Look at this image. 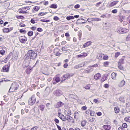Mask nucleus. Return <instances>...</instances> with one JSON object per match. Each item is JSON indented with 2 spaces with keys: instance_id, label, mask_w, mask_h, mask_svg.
<instances>
[{
  "instance_id": "864d4df0",
  "label": "nucleus",
  "mask_w": 130,
  "mask_h": 130,
  "mask_svg": "<svg viewBox=\"0 0 130 130\" xmlns=\"http://www.w3.org/2000/svg\"><path fill=\"white\" fill-rule=\"evenodd\" d=\"M18 130H23V129L22 128L21 126H18L17 127Z\"/></svg>"
},
{
  "instance_id": "774afa93",
  "label": "nucleus",
  "mask_w": 130,
  "mask_h": 130,
  "mask_svg": "<svg viewBox=\"0 0 130 130\" xmlns=\"http://www.w3.org/2000/svg\"><path fill=\"white\" fill-rule=\"evenodd\" d=\"M66 42L65 41H62L61 43V44L62 45H64L66 44Z\"/></svg>"
},
{
  "instance_id": "f257e3e1",
  "label": "nucleus",
  "mask_w": 130,
  "mask_h": 130,
  "mask_svg": "<svg viewBox=\"0 0 130 130\" xmlns=\"http://www.w3.org/2000/svg\"><path fill=\"white\" fill-rule=\"evenodd\" d=\"M25 57L23 65V68H25L27 67L29 65L30 63L31 62V59H32L26 54L25 56Z\"/></svg>"
},
{
  "instance_id": "0e129e2a",
  "label": "nucleus",
  "mask_w": 130,
  "mask_h": 130,
  "mask_svg": "<svg viewBox=\"0 0 130 130\" xmlns=\"http://www.w3.org/2000/svg\"><path fill=\"white\" fill-rule=\"evenodd\" d=\"M101 19L97 18H95L94 19V20L96 21H101Z\"/></svg>"
},
{
  "instance_id": "5fc2aeb1",
  "label": "nucleus",
  "mask_w": 130,
  "mask_h": 130,
  "mask_svg": "<svg viewBox=\"0 0 130 130\" xmlns=\"http://www.w3.org/2000/svg\"><path fill=\"white\" fill-rule=\"evenodd\" d=\"M89 30V31H90L91 29V27L89 25H87L86 27Z\"/></svg>"
},
{
  "instance_id": "412c9836",
  "label": "nucleus",
  "mask_w": 130,
  "mask_h": 130,
  "mask_svg": "<svg viewBox=\"0 0 130 130\" xmlns=\"http://www.w3.org/2000/svg\"><path fill=\"white\" fill-rule=\"evenodd\" d=\"M45 108V106L43 105H40L39 106V108L40 110L42 111H44Z\"/></svg>"
},
{
  "instance_id": "4c0bfd02",
  "label": "nucleus",
  "mask_w": 130,
  "mask_h": 130,
  "mask_svg": "<svg viewBox=\"0 0 130 130\" xmlns=\"http://www.w3.org/2000/svg\"><path fill=\"white\" fill-rule=\"evenodd\" d=\"M118 67L121 70L123 69V67L121 65V63L120 62H119L118 64Z\"/></svg>"
},
{
  "instance_id": "680f3d73",
  "label": "nucleus",
  "mask_w": 130,
  "mask_h": 130,
  "mask_svg": "<svg viewBox=\"0 0 130 130\" xmlns=\"http://www.w3.org/2000/svg\"><path fill=\"white\" fill-rule=\"evenodd\" d=\"M37 30L39 32H41L43 31V30L41 28H38L37 29Z\"/></svg>"
},
{
  "instance_id": "2eb2a0df",
  "label": "nucleus",
  "mask_w": 130,
  "mask_h": 130,
  "mask_svg": "<svg viewBox=\"0 0 130 130\" xmlns=\"http://www.w3.org/2000/svg\"><path fill=\"white\" fill-rule=\"evenodd\" d=\"M119 1H114L113 2H111L109 5V7H111L115 5L118 3Z\"/></svg>"
},
{
  "instance_id": "13d9d810",
  "label": "nucleus",
  "mask_w": 130,
  "mask_h": 130,
  "mask_svg": "<svg viewBox=\"0 0 130 130\" xmlns=\"http://www.w3.org/2000/svg\"><path fill=\"white\" fill-rule=\"evenodd\" d=\"M16 17L17 18L19 19H22L24 18V17L22 16H17Z\"/></svg>"
},
{
  "instance_id": "052dcab7",
  "label": "nucleus",
  "mask_w": 130,
  "mask_h": 130,
  "mask_svg": "<svg viewBox=\"0 0 130 130\" xmlns=\"http://www.w3.org/2000/svg\"><path fill=\"white\" fill-rule=\"evenodd\" d=\"M104 87L106 88H108L109 87V85L108 84H105L104 85Z\"/></svg>"
},
{
  "instance_id": "39448f33",
  "label": "nucleus",
  "mask_w": 130,
  "mask_h": 130,
  "mask_svg": "<svg viewBox=\"0 0 130 130\" xmlns=\"http://www.w3.org/2000/svg\"><path fill=\"white\" fill-rule=\"evenodd\" d=\"M36 98L35 96H32L29 100V103L31 105H33L35 102Z\"/></svg>"
},
{
  "instance_id": "393cba45",
  "label": "nucleus",
  "mask_w": 130,
  "mask_h": 130,
  "mask_svg": "<svg viewBox=\"0 0 130 130\" xmlns=\"http://www.w3.org/2000/svg\"><path fill=\"white\" fill-rule=\"evenodd\" d=\"M58 107H60L63 106L64 105V104L61 102H59L57 103V104Z\"/></svg>"
},
{
  "instance_id": "a878e982",
  "label": "nucleus",
  "mask_w": 130,
  "mask_h": 130,
  "mask_svg": "<svg viewBox=\"0 0 130 130\" xmlns=\"http://www.w3.org/2000/svg\"><path fill=\"white\" fill-rule=\"evenodd\" d=\"M117 74L114 72L112 73L111 74V77L112 79H115Z\"/></svg>"
},
{
  "instance_id": "72a5a7b5",
  "label": "nucleus",
  "mask_w": 130,
  "mask_h": 130,
  "mask_svg": "<svg viewBox=\"0 0 130 130\" xmlns=\"http://www.w3.org/2000/svg\"><path fill=\"white\" fill-rule=\"evenodd\" d=\"M74 19V17L72 16H70L69 17H66V19L68 20H70L71 19Z\"/></svg>"
},
{
  "instance_id": "4468645a",
  "label": "nucleus",
  "mask_w": 130,
  "mask_h": 130,
  "mask_svg": "<svg viewBox=\"0 0 130 130\" xmlns=\"http://www.w3.org/2000/svg\"><path fill=\"white\" fill-rule=\"evenodd\" d=\"M103 127L106 130H110L111 128V126L109 125H104L103 126Z\"/></svg>"
},
{
  "instance_id": "4d7b16f0",
  "label": "nucleus",
  "mask_w": 130,
  "mask_h": 130,
  "mask_svg": "<svg viewBox=\"0 0 130 130\" xmlns=\"http://www.w3.org/2000/svg\"><path fill=\"white\" fill-rule=\"evenodd\" d=\"M111 12L113 13H115L117 12V9H115L112 10Z\"/></svg>"
},
{
  "instance_id": "2f4dec72",
  "label": "nucleus",
  "mask_w": 130,
  "mask_h": 130,
  "mask_svg": "<svg viewBox=\"0 0 130 130\" xmlns=\"http://www.w3.org/2000/svg\"><path fill=\"white\" fill-rule=\"evenodd\" d=\"M78 114H79L77 112L75 111L74 114V118L75 119L77 118L78 116Z\"/></svg>"
},
{
  "instance_id": "9d476101",
  "label": "nucleus",
  "mask_w": 130,
  "mask_h": 130,
  "mask_svg": "<svg viewBox=\"0 0 130 130\" xmlns=\"http://www.w3.org/2000/svg\"><path fill=\"white\" fill-rule=\"evenodd\" d=\"M125 84V82L124 80H121L118 84V86L119 87H121L123 86Z\"/></svg>"
},
{
  "instance_id": "f704fd0d",
  "label": "nucleus",
  "mask_w": 130,
  "mask_h": 130,
  "mask_svg": "<svg viewBox=\"0 0 130 130\" xmlns=\"http://www.w3.org/2000/svg\"><path fill=\"white\" fill-rule=\"evenodd\" d=\"M86 121L85 120L82 121L81 123V125L82 126L84 127L86 125Z\"/></svg>"
},
{
  "instance_id": "37998d69",
  "label": "nucleus",
  "mask_w": 130,
  "mask_h": 130,
  "mask_svg": "<svg viewBox=\"0 0 130 130\" xmlns=\"http://www.w3.org/2000/svg\"><path fill=\"white\" fill-rule=\"evenodd\" d=\"M45 14V13L43 12H41L39 13L38 14V16L39 17H40V16H43Z\"/></svg>"
},
{
  "instance_id": "7c9ffc66",
  "label": "nucleus",
  "mask_w": 130,
  "mask_h": 130,
  "mask_svg": "<svg viewBox=\"0 0 130 130\" xmlns=\"http://www.w3.org/2000/svg\"><path fill=\"white\" fill-rule=\"evenodd\" d=\"M124 120L127 122H130V117L127 116L125 117L124 118Z\"/></svg>"
},
{
  "instance_id": "8fccbe9b",
  "label": "nucleus",
  "mask_w": 130,
  "mask_h": 130,
  "mask_svg": "<svg viewBox=\"0 0 130 130\" xmlns=\"http://www.w3.org/2000/svg\"><path fill=\"white\" fill-rule=\"evenodd\" d=\"M126 40L127 41H130V34H129L127 37Z\"/></svg>"
},
{
  "instance_id": "338daca9",
  "label": "nucleus",
  "mask_w": 130,
  "mask_h": 130,
  "mask_svg": "<svg viewBox=\"0 0 130 130\" xmlns=\"http://www.w3.org/2000/svg\"><path fill=\"white\" fill-rule=\"evenodd\" d=\"M30 22L32 24L35 23V20L33 19H31L30 20Z\"/></svg>"
},
{
  "instance_id": "0eeeda50",
  "label": "nucleus",
  "mask_w": 130,
  "mask_h": 130,
  "mask_svg": "<svg viewBox=\"0 0 130 130\" xmlns=\"http://www.w3.org/2000/svg\"><path fill=\"white\" fill-rule=\"evenodd\" d=\"M19 39L20 42L22 43H25L27 40V38L25 36H21L19 38Z\"/></svg>"
},
{
  "instance_id": "5701e85b",
  "label": "nucleus",
  "mask_w": 130,
  "mask_h": 130,
  "mask_svg": "<svg viewBox=\"0 0 130 130\" xmlns=\"http://www.w3.org/2000/svg\"><path fill=\"white\" fill-rule=\"evenodd\" d=\"M18 11L20 13H27V12H26L27 10L24 11V10L22 9V8L19 9Z\"/></svg>"
},
{
  "instance_id": "e433bc0d",
  "label": "nucleus",
  "mask_w": 130,
  "mask_h": 130,
  "mask_svg": "<svg viewBox=\"0 0 130 130\" xmlns=\"http://www.w3.org/2000/svg\"><path fill=\"white\" fill-rule=\"evenodd\" d=\"M90 87V85H88L84 87V88L86 89H89Z\"/></svg>"
},
{
  "instance_id": "9b49d317",
  "label": "nucleus",
  "mask_w": 130,
  "mask_h": 130,
  "mask_svg": "<svg viewBox=\"0 0 130 130\" xmlns=\"http://www.w3.org/2000/svg\"><path fill=\"white\" fill-rule=\"evenodd\" d=\"M9 66H9L8 65H6L4 66L2 68L3 72H8L9 70Z\"/></svg>"
},
{
  "instance_id": "1a4fd4ad",
  "label": "nucleus",
  "mask_w": 130,
  "mask_h": 130,
  "mask_svg": "<svg viewBox=\"0 0 130 130\" xmlns=\"http://www.w3.org/2000/svg\"><path fill=\"white\" fill-rule=\"evenodd\" d=\"M85 62H82L81 63L75 66L74 67V68L75 69H77L83 67L85 66Z\"/></svg>"
},
{
  "instance_id": "f03ea898",
  "label": "nucleus",
  "mask_w": 130,
  "mask_h": 130,
  "mask_svg": "<svg viewBox=\"0 0 130 130\" xmlns=\"http://www.w3.org/2000/svg\"><path fill=\"white\" fill-rule=\"evenodd\" d=\"M27 55L33 59L36 58L37 55V54L35 53V51L31 50L28 51Z\"/></svg>"
},
{
  "instance_id": "423d86ee",
  "label": "nucleus",
  "mask_w": 130,
  "mask_h": 130,
  "mask_svg": "<svg viewBox=\"0 0 130 130\" xmlns=\"http://www.w3.org/2000/svg\"><path fill=\"white\" fill-rule=\"evenodd\" d=\"M53 93L55 95L58 96L62 95V92L60 90L58 89L54 91Z\"/></svg>"
},
{
  "instance_id": "49530a36",
  "label": "nucleus",
  "mask_w": 130,
  "mask_h": 130,
  "mask_svg": "<svg viewBox=\"0 0 130 130\" xmlns=\"http://www.w3.org/2000/svg\"><path fill=\"white\" fill-rule=\"evenodd\" d=\"M109 64V62H105L104 63V65L105 67H107Z\"/></svg>"
},
{
  "instance_id": "f8f14e48",
  "label": "nucleus",
  "mask_w": 130,
  "mask_h": 130,
  "mask_svg": "<svg viewBox=\"0 0 130 130\" xmlns=\"http://www.w3.org/2000/svg\"><path fill=\"white\" fill-rule=\"evenodd\" d=\"M58 116L62 121H65V116H64V115L60 113V112H58Z\"/></svg>"
},
{
  "instance_id": "6ab92c4d",
  "label": "nucleus",
  "mask_w": 130,
  "mask_h": 130,
  "mask_svg": "<svg viewBox=\"0 0 130 130\" xmlns=\"http://www.w3.org/2000/svg\"><path fill=\"white\" fill-rule=\"evenodd\" d=\"M91 42L90 41L87 42L85 44L83 45V46L84 47H86L90 45L91 44Z\"/></svg>"
},
{
  "instance_id": "c85d7f7f",
  "label": "nucleus",
  "mask_w": 130,
  "mask_h": 130,
  "mask_svg": "<svg viewBox=\"0 0 130 130\" xmlns=\"http://www.w3.org/2000/svg\"><path fill=\"white\" fill-rule=\"evenodd\" d=\"M119 100L121 102L124 103L125 102L124 98L123 96H121L119 98Z\"/></svg>"
},
{
  "instance_id": "6e6d98bb",
  "label": "nucleus",
  "mask_w": 130,
  "mask_h": 130,
  "mask_svg": "<svg viewBox=\"0 0 130 130\" xmlns=\"http://www.w3.org/2000/svg\"><path fill=\"white\" fill-rule=\"evenodd\" d=\"M80 7V5L79 4H77L75 5L74 6V8L76 9L79 8Z\"/></svg>"
},
{
  "instance_id": "cd10ccee",
  "label": "nucleus",
  "mask_w": 130,
  "mask_h": 130,
  "mask_svg": "<svg viewBox=\"0 0 130 130\" xmlns=\"http://www.w3.org/2000/svg\"><path fill=\"white\" fill-rule=\"evenodd\" d=\"M57 7V6L56 4H52L51 6H50L51 8L56 9Z\"/></svg>"
},
{
  "instance_id": "79ce46f5",
  "label": "nucleus",
  "mask_w": 130,
  "mask_h": 130,
  "mask_svg": "<svg viewBox=\"0 0 130 130\" xmlns=\"http://www.w3.org/2000/svg\"><path fill=\"white\" fill-rule=\"evenodd\" d=\"M120 54V53L119 52H118L115 53V57L116 58Z\"/></svg>"
},
{
  "instance_id": "b1692460",
  "label": "nucleus",
  "mask_w": 130,
  "mask_h": 130,
  "mask_svg": "<svg viewBox=\"0 0 130 130\" xmlns=\"http://www.w3.org/2000/svg\"><path fill=\"white\" fill-rule=\"evenodd\" d=\"M4 32L8 33L10 31V29L8 28H4L3 29Z\"/></svg>"
},
{
  "instance_id": "a211bd4d",
  "label": "nucleus",
  "mask_w": 130,
  "mask_h": 130,
  "mask_svg": "<svg viewBox=\"0 0 130 130\" xmlns=\"http://www.w3.org/2000/svg\"><path fill=\"white\" fill-rule=\"evenodd\" d=\"M44 93H46V96L50 92V88L48 87H47L44 91Z\"/></svg>"
},
{
  "instance_id": "58836bf2",
  "label": "nucleus",
  "mask_w": 130,
  "mask_h": 130,
  "mask_svg": "<svg viewBox=\"0 0 130 130\" xmlns=\"http://www.w3.org/2000/svg\"><path fill=\"white\" fill-rule=\"evenodd\" d=\"M95 120V118H94L91 117L89 119V121L91 122H92L94 121Z\"/></svg>"
},
{
  "instance_id": "ea45409f",
  "label": "nucleus",
  "mask_w": 130,
  "mask_h": 130,
  "mask_svg": "<svg viewBox=\"0 0 130 130\" xmlns=\"http://www.w3.org/2000/svg\"><path fill=\"white\" fill-rule=\"evenodd\" d=\"M27 34L29 36H31L33 35V32L32 31H29L28 32Z\"/></svg>"
},
{
  "instance_id": "473e14b6",
  "label": "nucleus",
  "mask_w": 130,
  "mask_h": 130,
  "mask_svg": "<svg viewBox=\"0 0 130 130\" xmlns=\"http://www.w3.org/2000/svg\"><path fill=\"white\" fill-rule=\"evenodd\" d=\"M65 114L66 115V116L71 115V114L70 111H69L68 110H67V111H66L65 112Z\"/></svg>"
},
{
  "instance_id": "09e8293b",
  "label": "nucleus",
  "mask_w": 130,
  "mask_h": 130,
  "mask_svg": "<svg viewBox=\"0 0 130 130\" xmlns=\"http://www.w3.org/2000/svg\"><path fill=\"white\" fill-rule=\"evenodd\" d=\"M107 79V78L106 76H104L103 77V78L101 80V82H103L105 80H106Z\"/></svg>"
},
{
  "instance_id": "de8ad7c7",
  "label": "nucleus",
  "mask_w": 130,
  "mask_h": 130,
  "mask_svg": "<svg viewBox=\"0 0 130 130\" xmlns=\"http://www.w3.org/2000/svg\"><path fill=\"white\" fill-rule=\"evenodd\" d=\"M5 52V51L3 50H2L0 51V53L2 55L4 54Z\"/></svg>"
},
{
  "instance_id": "7ed1b4c3",
  "label": "nucleus",
  "mask_w": 130,
  "mask_h": 130,
  "mask_svg": "<svg viewBox=\"0 0 130 130\" xmlns=\"http://www.w3.org/2000/svg\"><path fill=\"white\" fill-rule=\"evenodd\" d=\"M19 87L18 84L16 83H14L12 84L11 85L9 90V92H12L17 90Z\"/></svg>"
},
{
  "instance_id": "3c124183",
  "label": "nucleus",
  "mask_w": 130,
  "mask_h": 130,
  "mask_svg": "<svg viewBox=\"0 0 130 130\" xmlns=\"http://www.w3.org/2000/svg\"><path fill=\"white\" fill-rule=\"evenodd\" d=\"M54 19L55 21H58L59 20V18L57 16H55L54 18Z\"/></svg>"
},
{
  "instance_id": "bf43d9fd",
  "label": "nucleus",
  "mask_w": 130,
  "mask_h": 130,
  "mask_svg": "<svg viewBox=\"0 0 130 130\" xmlns=\"http://www.w3.org/2000/svg\"><path fill=\"white\" fill-rule=\"evenodd\" d=\"M118 130H125V129L122 126H120L118 128Z\"/></svg>"
},
{
  "instance_id": "c9c22d12",
  "label": "nucleus",
  "mask_w": 130,
  "mask_h": 130,
  "mask_svg": "<svg viewBox=\"0 0 130 130\" xmlns=\"http://www.w3.org/2000/svg\"><path fill=\"white\" fill-rule=\"evenodd\" d=\"M30 7L27 6L26 7H24L22 8V9L24 10H29L30 9Z\"/></svg>"
},
{
  "instance_id": "6e6552de",
  "label": "nucleus",
  "mask_w": 130,
  "mask_h": 130,
  "mask_svg": "<svg viewBox=\"0 0 130 130\" xmlns=\"http://www.w3.org/2000/svg\"><path fill=\"white\" fill-rule=\"evenodd\" d=\"M65 121L66 120H67L69 122H72L73 123L74 122V120L72 117L70 116V115L68 116H66L65 117Z\"/></svg>"
},
{
  "instance_id": "c03bdc74",
  "label": "nucleus",
  "mask_w": 130,
  "mask_h": 130,
  "mask_svg": "<svg viewBox=\"0 0 130 130\" xmlns=\"http://www.w3.org/2000/svg\"><path fill=\"white\" fill-rule=\"evenodd\" d=\"M103 59L104 60H107L108 59V56L107 55H104Z\"/></svg>"
},
{
  "instance_id": "20e7f679",
  "label": "nucleus",
  "mask_w": 130,
  "mask_h": 130,
  "mask_svg": "<svg viewBox=\"0 0 130 130\" xmlns=\"http://www.w3.org/2000/svg\"><path fill=\"white\" fill-rule=\"evenodd\" d=\"M117 32L120 34L125 33L128 31L127 29H123L121 27H118L117 30Z\"/></svg>"
},
{
  "instance_id": "aec40b11",
  "label": "nucleus",
  "mask_w": 130,
  "mask_h": 130,
  "mask_svg": "<svg viewBox=\"0 0 130 130\" xmlns=\"http://www.w3.org/2000/svg\"><path fill=\"white\" fill-rule=\"evenodd\" d=\"M39 8L38 6L34 7L32 9V11L33 13H35V11H37Z\"/></svg>"
},
{
  "instance_id": "603ef678",
  "label": "nucleus",
  "mask_w": 130,
  "mask_h": 130,
  "mask_svg": "<svg viewBox=\"0 0 130 130\" xmlns=\"http://www.w3.org/2000/svg\"><path fill=\"white\" fill-rule=\"evenodd\" d=\"M54 121L55 122V123H59V120L57 119L56 118H55L54 120Z\"/></svg>"
},
{
  "instance_id": "ddd939ff",
  "label": "nucleus",
  "mask_w": 130,
  "mask_h": 130,
  "mask_svg": "<svg viewBox=\"0 0 130 130\" xmlns=\"http://www.w3.org/2000/svg\"><path fill=\"white\" fill-rule=\"evenodd\" d=\"M87 55V54L86 53H82L81 54L78 55L77 56L78 57H80V58H82V57H84Z\"/></svg>"
},
{
  "instance_id": "a18cd8bd",
  "label": "nucleus",
  "mask_w": 130,
  "mask_h": 130,
  "mask_svg": "<svg viewBox=\"0 0 130 130\" xmlns=\"http://www.w3.org/2000/svg\"><path fill=\"white\" fill-rule=\"evenodd\" d=\"M127 125L125 123H123L122 124V127H123L124 129L125 128H126L127 127Z\"/></svg>"
},
{
  "instance_id": "f3484780",
  "label": "nucleus",
  "mask_w": 130,
  "mask_h": 130,
  "mask_svg": "<svg viewBox=\"0 0 130 130\" xmlns=\"http://www.w3.org/2000/svg\"><path fill=\"white\" fill-rule=\"evenodd\" d=\"M101 77V74L99 73H98L94 75V77L95 79L97 80L99 79Z\"/></svg>"
},
{
  "instance_id": "4be33fe9",
  "label": "nucleus",
  "mask_w": 130,
  "mask_h": 130,
  "mask_svg": "<svg viewBox=\"0 0 130 130\" xmlns=\"http://www.w3.org/2000/svg\"><path fill=\"white\" fill-rule=\"evenodd\" d=\"M104 55V54H103L101 53H100L97 56L99 60H101L103 59L102 57Z\"/></svg>"
},
{
  "instance_id": "dca6fc26",
  "label": "nucleus",
  "mask_w": 130,
  "mask_h": 130,
  "mask_svg": "<svg viewBox=\"0 0 130 130\" xmlns=\"http://www.w3.org/2000/svg\"><path fill=\"white\" fill-rule=\"evenodd\" d=\"M73 75L72 74L70 75L69 74H67L63 76V78H65V79H66L70 78L71 76Z\"/></svg>"
},
{
  "instance_id": "a19ab883",
  "label": "nucleus",
  "mask_w": 130,
  "mask_h": 130,
  "mask_svg": "<svg viewBox=\"0 0 130 130\" xmlns=\"http://www.w3.org/2000/svg\"><path fill=\"white\" fill-rule=\"evenodd\" d=\"M62 50L63 51H65L66 52H68L69 50L67 49L65 47H63L62 48Z\"/></svg>"
},
{
  "instance_id": "bb28decb",
  "label": "nucleus",
  "mask_w": 130,
  "mask_h": 130,
  "mask_svg": "<svg viewBox=\"0 0 130 130\" xmlns=\"http://www.w3.org/2000/svg\"><path fill=\"white\" fill-rule=\"evenodd\" d=\"M114 110L115 111V112L116 113H118L120 111L119 108L118 107H115Z\"/></svg>"
},
{
  "instance_id": "e2e57ef3",
  "label": "nucleus",
  "mask_w": 130,
  "mask_h": 130,
  "mask_svg": "<svg viewBox=\"0 0 130 130\" xmlns=\"http://www.w3.org/2000/svg\"><path fill=\"white\" fill-rule=\"evenodd\" d=\"M19 26L21 27H23L25 26V25L23 23H20L19 25Z\"/></svg>"
},
{
  "instance_id": "c756f323",
  "label": "nucleus",
  "mask_w": 130,
  "mask_h": 130,
  "mask_svg": "<svg viewBox=\"0 0 130 130\" xmlns=\"http://www.w3.org/2000/svg\"><path fill=\"white\" fill-rule=\"evenodd\" d=\"M53 79H54L57 83L59 82L60 81L59 77L58 76H55L54 77Z\"/></svg>"
},
{
  "instance_id": "69168bd1",
  "label": "nucleus",
  "mask_w": 130,
  "mask_h": 130,
  "mask_svg": "<svg viewBox=\"0 0 130 130\" xmlns=\"http://www.w3.org/2000/svg\"><path fill=\"white\" fill-rule=\"evenodd\" d=\"M68 66V64L67 63H65L63 65V67L64 68H66Z\"/></svg>"
}]
</instances>
